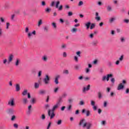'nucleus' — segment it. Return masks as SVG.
<instances>
[{
    "mask_svg": "<svg viewBox=\"0 0 129 129\" xmlns=\"http://www.w3.org/2000/svg\"><path fill=\"white\" fill-rule=\"evenodd\" d=\"M79 125L82 126L83 128H85L86 127V129H90L91 126H92V123L87 122L86 120L82 119L80 121Z\"/></svg>",
    "mask_w": 129,
    "mask_h": 129,
    "instance_id": "nucleus-1",
    "label": "nucleus"
},
{
    "mask_svg": "<svg viewBox=\"0 0 129 129\" xmlns=\"http://www.w3.org/2000/svg\"><path fill=\"white\" fill-rule=\"evenodd\" d=\"M59 105L58 104H56L53 106L51 110H48V114L50 117V119H53L54 118V117L55 116V113H54V111L57 109V108L58 107Z\"/></svg>",
    "mask_w": 129,
    "mask_h": 129,
    "instance_id": "nucleus-2",
    "label": "nucleus"
},
{
    "mask_svg": "<svg viewBox=\"0 0 129 129\" xmlns=\"http://www.w3.org/2000/svg\"><path fill=\"white\" fill-rule=\"evenodd\" d=\"M8 105L9 106H11L12 107H14V106H16V102L15 99L14 98H11L8 101Z\"/></svg>",
    "mask_w": 129,
    "mask_h": 129,
    "instance_id": "nucleus-3",
    "label": "nucleus"
},
{
    "mask_svg": "<svg viewBox=\"0 0 129 129\" xmlns=\"http://www.w3.org/2000/svg\"><path fill=\"white\" fill-rule=\"evenodd\" d=\"M43 81L45 85H48L50 83V77H49V75H46Z\"/></svg>",
    "mask_w": 129,
    "mask_h": 129,
    "instance_id": "nucleus-4",
    "label": "nucleus"
},
{
    "mask_svg": "<svg viewBox=\"0 0 129 129\" xmlns=\"http://www.w3.org/2000/svg\"><path fill=\"white\" fill-rule=\"evenodd\" d=\"M112 77V74H108L107 75V76H103L102 78V81H105V80H107V81H109V78Z\"/></svg>",
    "mask_w": 129,
    "mask_h": 129,
    "instance_id": "nucleus-5",
    "label": "nucleus"
},
{
    "mask_svg": "<svg viewBox=\"0 0 129 129\" xmlns=\"http://www.w3.org/2000/svg\"><path fill=\"white\" fill-rule=\"evenodd\" d=\"M14 60V55L13 54H11L8 56V60L7 61L8 65H10L12 62H13V60Z\"/></svg>",
    "mask_w": 129,
    "mask_h": 129,
    "instance_id": "nucleus-6",
    "label": "nucleus"
},
{
    "mask_svg": "<svg viewBox=\"0 0 129 129\" xmlns=\"http://www.w3.org/2000/svg\"><path fill=\"white\" fill-rule=\"evenodd\" d=\"M6 113L9 115H13L15 113V110L13 108H9L7 110Z\"/></svg>",
    "mask_w": 129,
    "mask_h": 129,
    "instance_id": "nucleus-7",
    "label": "nucleus"
},
{
    "mask_svg": "<svg viewBox=\"0 0 129 129\" xmlns=\"http://www.w3.org/2000/svg\"><path fill=\"white\" fill-rule=\"evenodd\" d=\"M59 5H60V1H57L55 4V8L56 9H58V11H62L63 10V6L60 5L59 7Z\"/></svg>",
    "mask_w": 129,
    "mask_h": 129,
    "instance_id": "nucleus-8",
    "label": "nucleus"
},
{
    "mask_svg": "<svg viewBox=\"0 0 129 129\" xmlns=\"http://www.w3.org/2000/svg\"><path fill=\"white\" fill-rule=\"evenodd\" d=\"M27 94L28 95V98H31V94H30V93H28V90L25 89L22 92V95L23 96H26Z\"/></svg>",
    "mask_w": 129,
    "mask_h": 129,
    "instance_id": "nucleus-9",
    "label": "nucleus"
},
{
    "mask_svg": "<svg viewBox=\"0 0 129 129\" xmlns=\"http://www.w3.org/2000/svg\"><path fill=\"white\" fill-rule=\"evenodd\" d=\"M90 90V85H88L87 86L84 87L83 88L82 92L83 93H86V91H88Z\"/></svg>",
    "mask_w": 129,
    "mask_h": 129,
    "instance_id": "nucleus-10",
    "label": "nucleus"
},
{
    "mask_svg": "<svg viewBox=\"0 0 129 129\" xmlns=\"http://www.w3.org/2000/svg\"><path fill=\"white\" fill-rule=\"evenodd\" d=\"M86 112V116H89V115H90V111L89 110H86V109H83L82 111V113H85Z\"/></svg>",
    "mask_w": 129,
    "mask_h": 129,
    "instance_id": "nucleus-11",
    "label": "nucleus"
},
{
    "mask_svg": "<svg viewBox=\"0 0 129 129\" xmlns=\"http://www.w3.org/2000/svg\"><path fill=\"white\" fill-rule=\"evenodd\" d=\"M124 88V86L123 85V84L120 83L117 86V89L118 90H121L122 89H123Z\"/></svg>",
    "mask_w": 129,
    "mask_h": 129,
    "instance_id": "nucleus-12",
    "label": "nucleus"
},
{
    "mask_svg": "<svg viewBox=\"0 0 129 129\" xmlns=\"http://www.w3.org/2000/svg\"><path fill=\"white\" fill-rule=\"evenodd\" d=\"M59 78H60V75H57L55 77L54 82L55 84H59V81H58Z\"/></svg>",
    "mask_w": 129,
    "mask_h": 129,
    "instance_id": "nucleus-13",
    "label": "nucleus"
},
{
    "mask_svg": "<svg viewBox=\"0 0 129 129\" xmlns=\"http://www.w3.org/2000/svg\"><path fill=\"white\" fill-rule=\"evenodd\" d=\"M15 87H16V91H17V92L21 90V87L20 86V84H17L15 86Z\"/></svg>",
    "mask_w": 129,
    "mask_h": 129,
    "instance_id": "nucleus-14",
    "label": "nucleus"
},
{
    "mask_svg": "<svg viewBox=\"0 0 129 129\" xmlns=\"http://www.w3.org/2000/svg\"><path fill=\"white\" fill-rule=\"evenodd\" d=\"M32 35H34V36H35V35H36V31H33L32 33H28V38H31V37H32Z\"/></svg>",
    "mask_w": 129,
    "mask_h": 129,
    "instance_id": "nucleus-15",
    "label": "nucleus"
},
{
    "mask_svg": "<svg viewBox=\"0 0 129 129\" xmlns=\"http://www.w3.org/2000/svg\"><path fill=\"white\" fill-rule=\"evenodd\" d=\"M22 102L23 104H27V103L29 102V101L28 100V99L27 98H23L22 99Z\"/></svg>",
    "mask_w": 129,
    "mask_h": 129,
    "instance_id": "nucleus-16",
    "label": "nucleus"
},
{
    "mask_svg": "<svg viewBox=\"0 0 129 129\" xmlns=\"http://www.w3.org/2000/svg\"><path fill=\"white\" fill-rule=\"evenodd\" d=\"M61 102H63V99L61 98V97L60 96L56 104H58L59 105L61 104Z\"/></svg>",
    "mask_w": 129,
    "mask_h": 129,
    "instance_id": "nucleus-17",
    "label": "nucleus"
},
{
    "mask_svg": "<svg viewBox=\"0 0 129 129\" xmlns=\"http://www.w3.org/2000/svg\"><path fill=\"white\" fill-rule=\"evenodd\" d=\"M91 25V23L90 22H87L85 24V27H86L87 30H88V29L90 28Z\"/></svg>",
    "mask_w": 129,
    "mask_h": 129,
    "instance_id": "nucleus-18",
    "label": "nucleus"
},
{
    "mask_svg": "<svg viewBox=\"0 0 129 129\" xmlns=\"http://www.w3.org/2000/svg\"><path fill=\"white\" fill-rule=\"evenodd\" d=\"M42 60L44 62H47L48 61V57L46 55H44L42 57Z\"/></svg>",
    "mask_w": 129,
    "mask_h": 129,
    "instance_id": "nucleus-19",
    "label": "nucleus"
},
{
    "mask_svg": "<svg viewBox=\"0 0 129 129\" xmlns=\"http://www.w3.org/2000/svg\"><path fill=\"white\" fill-rule=\"evenodd\" d=\"M37 101V99L35 98H32L31 100H30V102L32 104H35Z\"/></svg>",
    "mask_w": 129,
    "mask_h": 129,
    "instance_id": "nucleus-20",
    "label": "nucleus"
},
{
    "mask_svg": "<svg viewBox=\"0 0 129 129\" xmlns=\"http://www.w3.org/2000/svg\"><path fill=\"white\" fill-rule=\"evenodd\" d=\"M39 93L41 95H44V94H46V91L44 90H41L39 91Z\"/></svg>",
    "mask_w": 129,
    "mask_h": 129,
    "instance_id": "nucleus-21",
    "label": "nucleus"
},
{
    "mask_svg": "<svg viewBox=\"0 0 129 129\" xmlns=\"http://www.w3.org/2000/svg\"><path fill=\"white\" fill-rule=\"evenodd\" d=\"M16 118H17V116H16V115H13L11 116V120H12V121H14L16 120Z\"/></svg>",
    "mask_w": 129,
    "mask_h": 129,
    "instance_id": "nucleus-22",
    "label": "nucleus"
},
{
    "mask_svg": "<svg viewBox=\"0 0 129 129\" xmlns=\"http://www.w3.org/2000/svg\"><path fill=\"white\" fill-rule=\"evenodd\" d=\"M98 97L99 99H101V98H102V94L101 93V92H98Z\"/></svg>",
    "mask_w": 129,
    "mask_h": 129,
    "instance_id": "nucleus-23",
    "label": "nucleus"
},
{
    "mask_svg": "<svg viewBox=\"0 0 129 129\" xmlns=\"http://www.w3.org/2000/svg\"><path fill=\"white\" fill-rule=\"evenodd\" d=\"M67 93H63L61 96H60V97H61V98H66V97H67Z\"/></svg>",
    "mask_w": 129,
    "mask_h": 129,
    "instance_id": "nucleus-24",
    "label": "nucleus"
},
{
    "mask_svg": "<svg viewBox=\"0 0 129 129\" xmlns=\"http://www.w3.org/2000/svg\"><path fill=\"white\" fill-rule=\"evenodd\" d=\"M107 11H108V12H111L112 11L111 6L109 5L107 7Z\"/></svg>",
    "mask_w": 129,
    "mask_h": 129,
    "instance_id": "nucleus-25",
    "label": "nucleus"
},
{
    "mask_svg": "<svg viewBox=\"0 0 129 129\" xmlns=\"http://www.w3.org/2000/svg\"><path fill=\"white\" fill-rule=\"evenodd\" d=\"M98 44V41L97 40L94 41L92 42V45H93V46H96V45H97Z\"/></svg>",
    "mask_w": 129,
    "mask_h": 129,
    "instance_id": "nucleus-26",
    "label": "nucleus"
},
{
    "mask_svg": "<svg viewBox=\"0 0 129 129\" xmlns=\"http://www.w3.org/2000/svg\"><path fill=\"white\" fill-rule=\"evenodd\" d=\"M90 30H92L93 29H94L95 27V24L94 23H91V26H90Z\"/></svg>",
    "mask_w": 129,
    "mask_h": 129,
    "instance_id": "nucleus-27",
    "label": "nucleus"
},
{
    "mask_svg": "<svg viewBox=\"0 0 129 129\" xmlns=\"http://www.w3.org/2000/svg\"><path fill=\"white\" fill-rule=\"evenodd\" d=\"M56 124H57V125H60V124H62V120H58V121H56Z\"/></svg>",
    "mask_w": 129,
    "mask_h": 129,
    "instance_id": "nucleus-28",
    "label": "nucleus"
},
{
    "mask_svg": "<svg viewBox=\"0 0 129 129\" xmlns=\"http://www.w3.org/2000/svg\"><path fill=\"white\" fill-rule=\"evenodd\" d=\"M71 32H72V33H76V32H77V28H73L71 30Z\"/></svg>",
    "mask_w": 129,
    "mask_h": 129,
    "instance_id": "nucleus-29",
    "label": "nucleus"
},
{
    "mask_svg": "<svg viewBox=\"0 0 129 129\" xmlns=\"http://www.w3.org/2000/svg\"><path fill=\"white\" fill-rule=\"evenodd\" d=\"M20 62H21V60H20L19 59H17L15 62L16 66H18L20 64Z\"/></svg>",
    "mask_w": 129,
    "mask_h": 129,
    "instance_id": "nucleus-30",
    "label": "nucleus"
},
{
    "mask_svg": "<svg viewBox=\"0 0 129 129\" xmlns=\"http://www.w3.org/2000/svg\"><path fill=\"white\" fill-rule=\"evenodd\" d=\"M39 87H40V84L39 83H35V84H34L35 88H36V89L39 88Z\"/></svg>",
    "mask_w": 129,
    "mask_h": 129,
    "instance_id": "nucleus-31",
    "label": "nucleus"
},
{
    "mask_svg": "<svg viewBox=\"0 0 129 129\" xmlns=\"http://www.w3.org/2000/svg\"><path fill=\"white\" fill-rule=\"evenodd\" d=\"M60 88H59V87H56V88H55L54 89V90H53V92L54 93H57V92H58V91H59V89Z\"/></svg>",
    "mask_w": 129,
    "mask_h": 129,
    "instance_id": "nucleus-32",
    "label": "nucleus"
},
{
    "mask_svg": "<svg viewBox=\"0 0 129 129\" xmlns=\"http://www.w3.org/2000/svg\"><path fill=\"white\" fill-rule=\"evenodd\" d=\"M52 27L54 28V29H56L57 25H56V23L55 22H53L51 24Z\"/></svg>",
    "mask_w": 129,
    "mask_h": 129,
    "instance_id": "nucleus-33",
    "label": "nucleus"
},
{
    "mask_svg": "<svg viewBox=\"0 0 129 129\" xmlns=\"http://www.w3.org/2000/svg\"><path fill=\"white\" fill-rule=\"evenodd\" d=\"M115 20V18H112L109 19V23H110V24H111V23L114 22Z\"/></svg>",
    "mask_w": 129,
    "mask_h": 129,
    "instance_id": "nucleus-34",
    "label": "nucleus"
},
{
    "mask_svg": "<svg viewBox=\"0 0 129 129\" xmlns=\"http://www.w3.org/2000/svg\"><path fill=\"white\" fill-rule=\"evenodd\" d=\"M42 24H43V22H42V19H40L38 21V26L40 27L41 26V25H42Z\"/></svg>",
    "mask_w": 129,
    "mask_h": 129,
    "instance_id": "nucleus-35",
    "label": "nucleus"
},
{
    "mask_svg": "<svg viewBox=\"0 0 129 129\" xmlns=\"http://www.w3.org/2000/svg\"><path fill=\"white\" fill-rule=\"evenodd\" d=\"M40 118L42 119V120H44V119H46V116H45V114H42L41 115Z\"/></svg>",
    "mask_w": 129,
    "mask_h": 129,
    "instance_id": "nucleus-36",
    "label": "nucleus"
},
{
    "mask_svg": "<svg viewBox=\"0 0 129 129\" xmlns=\"http://www.w3.org/2000/svg\"><path fill=\"white\" fill-rule=\"evenodd\" d=\"M66 47H67V45L65 44H62L61 46V49H66Z\"/></svg>",
    "mask_w": 129,
    "mask_h": 129,
    "instance_id": "nucleus-37",
    "label": "nucleus"
},
{
    "mask_svg": "<svg viewBox=\"0 0 129 129\" xmlns=\"http://www.w3.org/2000/svg\"><path fill=\"white\" fill-rule=\"evenodd\" d=\"M63 74L68 75V74H69V71H68V70H64L63 71Z\"/></svg>",
    "mask_w": 129,
    "mask_h": 129,
    "instance_id": "nucleus-38",
    "label": "nucleus"
},
{
    "mask_svg": "<svg viewBox=\"0 0 129 129\" xmlns=\"http://www.w3.org/2000/svg\"><path fill=\"white\" fill-rule=\"evenodd\" d=\"M62 57H63V58H66V57H67V53H66V52H63Z\"/></svg>",
    "mask_w": 129,
    "mask_h": 129,
    "instance_id": "nucleus-39",
    "label": "nucleus"
},
{
    "mask_svg": "<svg viewBox=\"0 0 129 129\" xmlns=\"http://www.w3.org/2000/svg\"><path fill=\"white\" fill-rule=\"evenodd\" d=\"M68 16L69 17H71V16H73V13L72 12H69L68 13Z\"/></svg>",
    "mask_w": 129,
    "mask_h": 129,
    "instance_id": "nucleus-40",
    "label": "nucleus"
},
{
    "mask_svg": "<svg viewBox=\"0 0 129 129\" xmlns=\"http://www.w3.org/2000/svg\"><path fill=\"white\" fill-rule=\"evenodd\" d=\"M80 54H81V52L80 51H77V52H76V55H77V57H81Z\"/></svg>",
    "mask_w": 129,
    "mask_h": 129,
    "instance_id": "nucleus-41",
    "label": "nucleus"
},
{
    "mask_svg": "<svg viewBox=\"0 0 129 129\" xmlns=\"http://www.w3.org/2000/svg\"><path fill=\"white\" fill-rule=\"evenodd\" d=\"M125 39L124 38V37H122L120 38V41L122 43H123V42H125Z\"/></svg>",
    "mask_w": 129,
    "mask_h": 129,
    "instance_id": "nucleus-42",
    "label": "nucleus"
},
{
    "mask_svg": "<svg viewBox=\"0 0 129 129\" xmlns=\"http://www.w3.org/2000/svg\"><path fill=\"white\" fill-rule=\"evenodd\" d=\"M81 6H83V2L80 1L79 4H78V6L79 7H81Z\"/></svg>",
    "mask_w": 129,
    "mask_h": 129,
    "instance_id": "nucleus-43",
    "label": "nucleus"
},
{
    "mask_svg": "<svg viewBox=\"0 0 129 129\" xmlns=\"http://www.w3.org/2000/svg\"><path fill=\"white\" fill-rule=\"evenodd\" d=\"M75 68L76 69V70H79V68H80V65L78 66V65H76L75 66Z\"/></svg>",
    "mask_w": 129,
    "mask_h": 129,
    "instance_id": "nucleus-44",
    "label": "nucleus"
},
{
    "mask_svg": "<svg viewBox=\"0 0 129 129\" xmlns=\"http://www.w3.org/2000/svg\"><path fill=\"white\" fill-rule=\"evenodd\" d=\"M72 108V105H70L68 107H67V110L70 111L71 110V109Z\"/></svg>",
    "mask_w": 129,
    "mask_h": 129,
    "instance_id": "nucleus-45",
    "label": "nucleus"
},
{
    "mask_svg": "<svg viewBox=\"0 0 129 129\" xmlns=\"http://www.w3.org/2000/svg\"><path fill=\"white\" fill-rule=\"evenodd\" d=\"M89 37H90V39H93V37H94V34L93 33L90 34Z\"/></svg>",
    "mask_w": 129,
    "mask_h": 129,
    "instance_id": "nucleus-46",
    "label": "nucleus"
},
{
    "mask_svg": "<svg viewBox=\"0 0 129 129\" xmlns=\"http://www.w3.org/2000/svg\"><path fill=\"white\" fill-rule=\"evenodd\" d=\"M10 24L9 22H7L6 23V29H7V30H9V27H10Z\"/></svg>",
    "mask_w": 129,
    "mask_h": 129,
    "instance_id": "nucleus-47",
    "label": "nucleus"
},
{
    "mask_svg": "<svg viewBox=\"0 0 129 129\" xmlns=\"http://www.w3.org/2000/svg\"><path fill=\"white\" fill-rule=\"evenodd\" d=\"M41 75H42V71H39L38 73V77H41Z\"/></svg>",
    "mask_w": 129,
    "mask_h": 129,
    "instance_id": "nucleus-48",
    "label": "nucleus"
},
{
    "mask_svg": "<svg viewBox=\"0 0 129 129\" xmlns=\"http://www.w3.org/2000/svg\"><path fill=\"white\" fill-rule=\"evenodd\" d=\"M108 66H109V67H112L113 64H112V62H108Z\"/></svg>",
    "mask_w": 129,
    "mask_h": 129,
    "instance_id": "nucleus-49",
    "label": "nucleus"
},
{
    "mask_svg": "<svg viewBox=\"0 0 129 129\" xmlns=\"http://www.w3.org/2000/svg\"><path fill=\"white\" fill-rule=\"evenodd\" d=\"M41 6L42 7H45V6H46V2H45V1H42L41 2Z\"/></svg>",
    "mask_w": 129,
    "mask_h": 129,
    "instance_id": "nucleus-50",
    "label": "nucleus"
},
{
    "mask_svg": "<svg viewBox=\"0 0 129 129\" xmlns=\"http://www.w3.org/2000/svg\"><path fill=\"white\" fill-rule=\"evenodd\" d=\"M111 82H112V83H114V82H115V79H114V78H112L111 79Z\"/></svg>",
    "mask_w": 129,
    "mask_h": 129,
    "instance_id": "nucleus-51",
    "label": "nucleus"
},
{
    "mask_svg": "<svg viewBox=\"0 0 129 129\" xmlns=\"http://www.w3.org/2000/svg\"><path fill=\"white\" fill-rule=\"evenodd\" d=\"M74 60L76 61V62H78V56H74Z\"/></svg>",
    "mask_w": 129,
    "mask_h": 129,
    "instance_id": "nucleus-52",
    "label": "nucleus"
},
{
    "mask_svg": "<svg viewBox=\"0 0 129 129\" xmlns=\"http://www.w3.org/2000/svg\"><path fill=\"white\" fill-rule=\"evenodd\" d=\"M95 20H96L98 21H100L101 19H100V17L98 16V17H95Z\"/></svg>",
    "mask_w": 129,
    "mask_h": 129,
    "instance_id": "nucleus-53",
    "label": "nucleus"
},
{
    "mask_svg": "<svg viewBox=\"0 0 129 129\" xmlns=\"http://www.w3.org/2000/svg\"><path fill=\"white\" fill-rule=\"evenodd\" d=\"M8 64V60L7 59H5L4 60H3V64Z\"/></svg>",
    "mask_w": 129,
    "mask_h": 129,
    "instance_id": "nucleus-54",
    "label": "nucleus"
},
{
    "mask_svg": "<svg viewBox=\"0 0 129 129\" xmlns=\"http://www.w3.org/2000/svg\"><path fill=\"white\" fill-rule=\"evenodd\" d=\"M13 125L15 128H18V127H19V125L17 123H14Z\"/></svg>",
    "mask_w": 129,
    "mask_h": 129,
    "instance_id": "nucleus-55",
    "label": "nucleus"
},
{
    "mask_svg": "<svg viewBox=\"0 0 129 129\" xmlns=\"http://www.w3.org/2000/svg\"><path fill=\"white\" fill-rule=\"evenodd\" d=\"M68 102L69 103H72L73 102V99H69Z\"/></svg>",
    "mask_w": 129,
    "mask_h": 129,
    "instance_id": "nucleus-56",
    "label": "nucleus"
},
{
    "mask_svg": "<svg viewBox=\"0 0 129 129\" xmlns=\"http://www.w3.org/2000/svg\"><path fill=\"white\" fill-rule=\"evenodd\" d=\"M50 11H51V9L49 8H46V9L45 10V12L46 13H50Z\"/></svg>",
    "mask_w": 129,
    "mask_h": 129,
    "instance_id": "nucleus-57",
    "label": "nucleus"
},
{
    "mask_svg": "<svg viewBox=\"0 0 129 129\" xmlns=\"http://www.w3.org/2000/svg\"><path fill=\"white\" fill-rule=\"evenodd\" d=\"M66 23V25H67V26H69V25H70V23H69V21H68V20H66L65 21Z\"/></svg>",
    "mask_w": 129,
    "mask_h": 129,
    "instance_id": "nucleus-58",
    "label": "nucleus"
},
{
    "mask_svg": "<svg viewBox=\"0 0 129 129\" xmlns=\"http://www.w3.org/2000/svg\"><path fill=\"white\" fill-rule=\"evenodd\" d=\"M103 106L104 107H106V106H107V102L104 101Z\"/></svg>",
    "mask_w": 129,
    "mask_h": 129,
    "instance_id": "nucleus-59",
    "label": "nucleus"
},
{
    "mask_svg": "<svg viewBox=\"0 0 129 129\" xmlns=\"http://www.w3.org/2000/svg\"><path fill=\"white\" fill-rule=\"evenodd\" d=\"M124 23H126V24H128L129 20L128 19H124Z\"/></svg>",
    "mask_w": 129,
    "mask_h": 129,
    "instance_id": "nucleus-60",
    "label": "nucleus"
},
{
    "mask_svg": "<svg viewBox=\"0 0 129 129\" xmlns=\"http://www.w3.org/2000/svg\"><path fill=\"white\" fill-rule=\"evenodd\" d=\"M0 20L2 23H5V19H4V18L3 17L0 18Z\"/></svg>",
    "mask_w": 129,
    "mask_h": 129,
    "instance_id": "nucleus-61",
    "label": "nucleus"
},
{
    "mask_svg": "<svg viewBox=\"0 0 129 129\" xmlns=\"http://www.w3.org/2000/svg\"><path fill=\"white\" fill-rule=\"evenodd\" d=\"M80 105H84V102L83 101H80Z\"/></svg>",
    "mask_w": 129,
    "mask_h": 129,
    "instance_id": "nucleus-62",
    "label": "nucleus"
},
{
    "mask_svg": "<svg viewBox=\"0 0 129 129\" xmlns=\"http://www.w3.org/2000/svg\"><path fill=\"white\" fill-rule=\"evenodd\" d=\"M119 61H122L123 60V55H121L120 58H119Z\"/></svg>",
    "mask_w": 129,
    "mask_h": 129,
    "instance_id": "nucleus-63",
    "label": "nucleus"
},
{
    "mask_svg": "<svg viewBox=\"0 0 129 129\" xmlns=\"http://www.w3.org/2000/svg\"><path fill=\"white\" fill-rule=\"evenodd\" d=\"M44 30L45 32H48V28L47 27H44Z\"/></svg>",
    "mask_w": 129,
    "mask_h": 129,
    "instance_id": "nucleus-64",
    "label": "nucleus"
}]
</instances>
